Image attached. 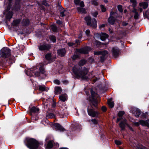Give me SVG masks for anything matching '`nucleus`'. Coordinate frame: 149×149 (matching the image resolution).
Returning a JSON list of instances; mask_svg holds the SVG:
<instances>
[{
	"instance_id": "f257e3e1",
	"label": "nucleus",
	"mask_w": 149,
	"mask_h": 149,
	"mask_svg": "<svg viewBox=\"0 0 149 149\" xmlns=\"http://www.w3.org/2000/svg\"><path fill=\"white\" fill-rule=\"evenodd\" d=\"M86 63L85 60H81L79 62L78 65H75L72 68V72L74 77L77 78L86 79L88 78L87 76L88 70L85 68L83 69L81 67Z\"/></svg>"
},
{
	"instance_id": "f03ea898",
	"label": "nucleus",
	"mask_w": 149,
	"mask_h": 149,
	"mask_svg": "<svg viewBox=\"0 0 149 149\" xmlns=\"http://www.w3.org/2000/svg\"><path fill=\"white\" fill-rule=\"evenodd\" d=\"M40 72L43 74H45V71L43 66H40L39 69L37 67H35L31 68L30 70V76L38 77L40 76Z\"/></svg>"
},
{
	"instance_id": "7ed1b4c3",
	"label": "nucleus",
	"mask_w": 149,
	"mask_h": 149,
	"mask_svg": "<svg viewBox=\"0 0 149 149\" xmlns=\"http://www.w3.org/2000/svg\"><path fill=\"white\" fill-rule=\"evenodd\" d=\"M26 145L30 149H36L38 146L39 143L35 139H30L27 140Z\"/></svg>"
},
{
	"instance_id": "20e7f679",
	"label": "nucleus",
	"mask_w": 149,
	"mask_h": 149,
	"mask_svg": "<svg viewBox=\"0 0 149 149\" xmlns=\"http://www.w3.org/2000/svg\"><path fill=\"white\" fill-rule=\"evenodd\" d=\"M10 8L8 6L6 9L3 12V15L6 18V23L7 24V21H10L13 15V13L12 11L10 10Z\"/></svg>"
},
{
	"instance_id": "39448f33",
	"label": "nucleus",
	"mask_w": 149,
	"mask_h": 149,
	"mask_svg": "<svg viewBox=\"0 0 149 149\" xmlns=\"http://www.w3.org/2000/svg\"><path fill=\"white\" fill-rule=\"evenodd\" d=\"M91 97H89L88 100L91 102L93 105L96 107L97 105V99L98 97L97 94L93 91L92 90H91Z\"/></svg>"
},
{
	"instance_id": "423d86ee",
	"label": "nucleus",
	"mask_w": 149,
	"mask_h": 149,
	"mask_svg": "<svg viewBox=\"0 0 149 149\" xmlns=\"http://www.w3.org/2000/svg\"><path fill=\"white\" fill-rule=\"evenodd\" d=\"M11 54L10 50L7 47H4L1 50L0 55L3 58H8Z\"/></svg>"
},
{
	"instance_id": "0eeeda50",
	"label": "nucleus",
	"mask_w": 149,
	"mask_h": 149,
	"mask_svg": "<svg viewBox=\"0 0 149 149\" xmlns=\"http://www.w3.org/2000/svg\"><path fill=\"white\" fill-rule=\"evenodd\" d=\"M85 19L88 25L94 28H96L97 27V21L95 19H91L90 16H88L85 18Z\"/></svg>"
},
{
	"instance_id": "6e6552de",
	"label": "nucleus",
	"mask_w": 149,
	"mask_h": 149,
	"mask_svg": "<svg viewBox=\"0 0 149 149\" xmlns=\"http://www.w3.org/2000/svg\"><path fill=\"white\" fill-rule=\"evenodd\" d=\"M51 46L49 44L42 43L38 46V48L41 51H47L51 48Z\"/></svg>"
},
{
	"instance_id": "1a4fd4ad",
	"label": "nucleus",
	"mask_w": 149,
	"mask_h": 149,
	"mask_svg": "<svg viewBox=\"0 0 149 149\" xmlns=\"http://www.w3.org/2000/svg\"><path fill=\"white\" fill-rule=\"evenodd\" d=\"M92 107L90 106L88 107L87 109V111L88 114L90 116L94 117H97L99 114V112L97 111H94L92 108Z\"/></svg>"
},
{
	"instance_id": "9d476101",
	"label": "nucleus",
	"mask_w": 149,
	"mask_h": 149,
	"mask_svg": "<svg viewBox=\"0 0 149 149\" xmlns=\"http://www.w3.org/2000/svg\"><path fill=\"white\" fill-rule=\"evenodd\" d=\"M92 107L90 106L88 107L87 109V111L88 114L90 116L94 117H97L99 114V112L97 111H94L92 108Z\"/></svg>"
},
{
	"instance_id": "9b49d317",
	"label": "nucleus",
	"mask_w": 149,
	"mask_h": 149,
	"mask_svg": "<svg viewBox=\"0 0 149 149\" xmlns=\"http://www.w3.org/2000/svg\"><path fill=\"white\" fill-rule=\"evenodd\" d=\"M139 124L143 126H145L149 128V120H140L139 121V122H136L134 123L135 125L138 126Z\"/></svg>"
},
{
	"instance_id": "f8f14e48",
	"label": "nucleus",
	"mask_w": 149,
	"mask_h": 149,
	"mask_svg": "<svg viewBox=\"0 0 149 149\" xmlns=\"http://www.w3.org/2000/svg\"><path fill=\"white\" fill-rule=\"evenodd\" d=\"M91 50V48L89 47H87L84 48L77 49V51L79 53L84 54H87L88 51Z\"/></svg>"
},
{
	"instance_id": "ddd939ff",
	"label": "nucleus",
	"mask_w": 149,
	"mask_h": 149,
	"mask_svg": "<svg viewBox=\"0 0 149 149\" xmlns=\"http://www.w3.org/2000/svg\"><path fill=\"white\" fill-rule=\"evenodd\" d=\"M112 54L113 57L115 58L118 56L120 54V50L118 47H114L113 48Z\"/></svg>"
},
{
	"instance_id": "4468645a",
	"label": "nucleus",
	"mask_w": 149,
	"mask_h": 149,
	"mask_svg": "<svg viewBox=\"0 0 149 149\" xmlns=\"http://www.w3.org/2000/svg\"><path fill=\"white\" fill-rule=\"evenodd\" d=\"M126 125L128 126V125L127 123V120L125 119L121 121L119 125V126L121 128L122 130H124L125 129V126Z\"/></svg>"
},
{
	"instance_id": "2eb2a0df",
	"label": "nucleus",
	"mask_w": 149,
	"mask_h": 149,
	"mask_svg": "<svg viewBox=\"0 0 149 149\" xmlns=\"http://www.w3.org/2000/svg\"><path fill=\"white\" fill-rule=\"evenodd\" d=\"M132 113L135 116L137 117H138L141 114V112L139 109L134 108L133 109Z\"/></svg>"
},
{
	"instance_id": "dca6fc26",
	"label": "nucleus",
	"mask_w": 149,
	"mask_h": 149,
	"mask_svg": "<svg viewBox=\"0 0 149 149\" xmlns=\"http://www.w3.org/2000/svg\"><path fill=\"white\" fill-rule=\"evenodd\" d=\"M54 126L56 127V128L60 131H64L65 130V129L62 127L60 124L57 123H56L54 124Z\"/></svg>"
},
{
	"instance_id": "f3484780",
	"label": "nucleus",
	"mask_w": 149,
	"mask_h": 149,
	"mask_svg": "<svg viewBox=\"0 0 149 149\" xmlns=\"http://www.w3.org/2000/svg\"><path fill=\"white\" fill-rule=\"evenodd\" d=\"M57 53L59 56H62L65 54L66 51L64 49H63L58 50Z\"/></svg>"
},
{
	"instance_id": "a211bd4d",
	"label": "nucleus",
	"mask_w": 149,
	"mask_h": 149,
	"mask_svg": "<svg viewBox=\"0 0 149 149\" xmlns=\"http://www.w3.org/2000/svg\"><path fill=\"white\" fill-rule=\"evenodd\" d=\"M60 99L63 102H65L67 100V96L66 94L61 95L59 97Z\"/></svg>"
},
{
	"instance_id": "6ab92c4d",
	"label": "nucleus",
	"mask_w": 149,
	"mask_h": 149,
	"mask_svg": "<svg viewBox=\"0 0 149 149\" xmlns=\"http://www.w3.org/2000/svg\"><path fill=\"white\" fill-rule=\"evenodd\" d=\"M100 39L103 41L104 40L108 38V36L105 33H102L100 35Z\"/></svg>"
},
{
	"instance_id": "aec40b11",
	"label": "nucleus",
	"mask_w": 149,
	"mask_h": 149,
	"mask_svg": "<svg viewBox=\"0 0 149 149\" xmlns=\"http://www.w3.org/2000/svg\"><path fill=\"white\" fill-rule=\"evenodd\" d=\"M115 21V18L113 17H110L108 19V22L111 24H114Z\"/></svg>"
},
{
	"instance_id": "412c9836",
	"label": "nucleus",
	"mask_w": 149,
	"mask_h": 149,
	"mask_svg": "<svg viewBox=\"0 0 149 149\" xmlns=\"http://www.w3.org/2000/svg\"><path fill=\"white\" fill-rule=\"evenodd\" d=\"M139 6L142 7L143 8H146L148 7V4L147 2H142L139 3Z\"/></svg>"
},
{
	"instance_id": "4be33fe9",
	"label": "nucleus",
	"mask_w": 149,
	"mask_h": 149,
	"mask_svg": "<svg viewBox=\"0 0 149 149\" xmlns=\"http://www.w3.org/2000/svg\"><path fill=\"white\" fill-rule=\"evenodd\" d=\"M108 103L109 107L111 108L113 107L114 106V103L112 101V100L111 99L108 100Z\"/></svg>"
},
{
	"instance_id": "5701e85b",
	"label": "nucleus",
	"mask_w": 149,
	"mask_h": 149,
	"mask_svg": "<svg viewBox=\"0 0 149 149\" xmlns=\"http://www.w3.org/2000/svg\"><path fill=\"white\" fill-rule=\"evenodd\" d=\"M22 24L24 26L28 25L29 23V20L28 19H24L22 22Z\"/></svg>"
},
{
	"instance_id": "b1692460",
	"label": "nucleus",
	"mask_w": 149,
	"mask_h": 149,
	"mask_svg": "<svg viewBox=\"0 0 149 149\" xmlns=\"http://www.w3.org/2000/svg\"><path fill=\"white\" fill-rule=\"evenodd\" d=\"M77 10L79 13H85L86 11L84 8H81L80 7L77 8Z\"/></svg>"
},
{
	"instance_id": "393cba45",
	"label": "nucleus",
	"mask_w": 149,
	"mask_h": 149,
	"mask_svg": "<svg viewBox=\"0 0 149 149\" xmlns=\"http://www.w3.org/2000/svg\"><path fill=\"white\" fill-rule=\"evenodd\" d=\"M53 146V143L51 141H49L47 144V148L49 149L52 148Z\"/></svg>"
},
{
	"instance_id": "a878e982",
	"label": "nucleus",
	"mask_w": 149,
	"mask_h": 149,
	"mask_svg": "<svg viewBox=\"0 0 149 149\" xmlns=\"http://www.w3.org/2000/svg\"><path fill=\"white\" fill-rule=\"evenodd\" d=\"M39 109L34 107H33L31 109V111L32 112L37 113L38 112Z\"/></svg>"
},
{
	"instance_id": "bb28decb",
	"label": "nucleus",
	"mask_w": 149,
	"mask_h": 149,
	"mask_svg": "<svg viewBox=\"0 0 149 149\" xmlns=\"http://www.w3.org/2000/svg\"><path fill=\"white\" fill-rule=\"evenodd\" d=\"M21 22L20 19H18L14 20L13 22V24L14 26H16L19 24Z\"/></svg>"
},
{
	"instance_id": "cd10ccee",
	"label": "nucleus",
	"mask_w": 149,
	"mask_h": 149,
	"mask_svg": "<svg viewBox=\"0 0 149 149\" xmlns=\"http://www.w3.org/2000/svg\"><path fill=\"white\" fill-rule=\"evenodd\" d=\"M61 90V88L58 86H57L55 88V91L57 93H60Z\"/></svg>"
},
{
	"instance_id": "c85d7f7f",
	"label": "nucleus",
	"mask_w": 149,
	"mask_h": 149,
	"mask_svg": "<svg viewBox=\"0 0 149 149\" xmlns=\"http://www.w3.org/2000/svg\"><path fill=\"white\" fill-rule=\"evenodd\" d=\"M50 40L52 41L53 42H56V38L54 36H51L50 37Z\"/></svg>"
},
{
	"instance_id": "c756f323",
	"label": "nucleus",
	"mask_w": 149,
	"mask_h": 149,
	"mask_svg": "<svg viewBox=\"0 0 149 149\" xmlns=\"http://www.w3.org/2000/svg\"><path fill=\"white\" fill-rule=\"evenodd\" d=\"M51 28L52 31L54 32L56 31L57 30V28L56 26L54 25H52L51 26Z\"/></svg>"
},
{
	"instance_id": "7c9ffc66",
	"label": "nucleus",
	"mask_w": 149,
	"mask_h": 149,
	"mask_svg": "<svg viewBox=\"0 0 149 149\" xmlns=\"http://www.w3.org/2000/svg\"><path fill=\"white\" fill-rule=\"evenodd\" d=\"M125 112L124 111H120L118 113V116L120 117H122L125 114Z\"/></svg>"
},
{
	"instance_id": "2f4dec72",
	"label": "nucleus",
	"mask_w": 149,
	"mask_h": 149,
	"mask_svg": "<svg viewBox=\"0 0 149 149\" xmlns=\"http://www.w3.org/2000/svg\"><path fill=\"white\" fill-rule=\"evenodd\" d=\"M46 59L47 60H49L51 58V55L50 54H48L45 56Z\"/></svg>"
},
{
	"instance_id": "473e14b6",
	"label": "nucleus",
	"mask_w": 149,
	"mask_h": 149,
	"mask_svg": "<svg viewBox=\"0 0 149 149\" xmlns=\"http://www.w3.org/2000/svg\"><path fill=\"white\" fill-rule=\"evenodd\" d=\"M136 148L137 149H148L145 147L142 146L141 145H139V147L136 146Z\"/></svg>"
},
{
	"instance_id": "72a5a7b5",
	"label": "nucleus",
	"mask_w": 149,
	"mask_h": 149,
	"mask_svg": "<svg viewBox=\"0 0 149 149\" xmlns=\"http://www.w3.org/2000/svg\"><path fill=\"white\" fill-rule=\"evenodd\" d=\"M130 1L133 3L132 6L134 7L136 6V2L135 0H130Z\"/></svg>"
},
{
	"instance_id": "f704fd0d",
	"label": "nucleus",
	"mask_w": 149,
	"mask_h": 149,
	"mask_svg": "<svg viewBox=\"0 0 149 149\" xmlns=\"http://www.w3.org/2000/svg\"><path fill=\"white\" fill-rule=\"evenodd\" d=\"M135 14L134 15V18L135 19H138L139 14L138 12L136 11V10H135Z\"/></svg>"
},
{
	"instance_id": "c9c22d12",
	"label": "nucleus",
	"mask_w": 149,
	"mask_h": 149,
	"mask_svg": "<svg viewBox=\"0 0 149 149\" xmlns=\"http://www.w3.org/2000/svg\"><path fill=\"white\" fill-rule=\"evenodd\" d=\"M67 13V12L65 10H63V11L61 12L60 13L61 16L62 17H63L65 15L66 13Z\"/></svg>"
},
{
	"instance_id": "e433bc0d",
	"label": "nucleus",
	"mask_w": 149,
	"mask_h": 149,
	"mask_svg": "<svg viewBox=\"0 0 149 149\" xmlns=\"http://www.w3.org/2000/svg\"><path fill=\"white\" fill-rule=\"evenodd\" d=\"M118 10L120 12H123V9H122V6L121 5H119L118 6Z\"/></svg>"
},
{
	"instance_id": "4c0bfd02",
	"label": "nucleus",
	"mask_w": 149,
	"mask_h": 149,
	"mask_svg": "<svg viewBox=\"0 0 149 149\" xmlns=\"http://www.w3.org/2000/svg\"><path fill=\"white\" fill-rule=\"evenodd\" d=\"M102 12H104L106 10V8L103 5H101L100 6Z\"/></svg>"
},
{
	"instance_id": "58836bf2",
	"label": "nucleus",
	"mask_w": 149,
	"mask_h": 149,
	"mask_svg": "<svg viewBox=\"0 0 149 149\" xmlns=\"http://www.w3.org/2000/svg\"><path fill=\"white\" fill-rule=\"evenodd\" d=\"M39 89L40 91H44L45 90V86H40L39 87Z\"/></svg>"
},
{
	"instance_id": "ea45409f",
	"label": "nucleus",
	"mask_w": 149,
	"mask_h": 149,
	"mask_svg": "<svg viewBox=\"0 0 149 149\" xmlns=\"http://www.w3.org/2000/svg\"><path fill=\"white\" fill-rule=\"evenodd\" d=\"M102 52L101 51L94 52V54L95 55H99L101 54Z\"/></svg>"
},
{
	"instance_id": "a19ab883",
	"label": "nucleus",
	"mask_w": 149,
	"mask_h": 149,
	"mask_svg": "<svg viewBox=\"0 0 149 149\" xmlns=\"http://www.w3.org/2000/svg\"><path fill=\"white\" fill-rule=\"evenodd\" d=\"M91 121L94 124H97L98 123L97 120L95 119H92L91 120Z\"/></svg>"
},
{
	"instance_id": "79ce46f5",
	"label": "nucleus",
	"mask_w": 149,
	"mask_h": 149,
	"mask_svg": "<svg viewBox=\"0 0 149 149\" xmlns=\"http://www.w3.org/2000/svg\"><path fill=\"white\" fill-rule=\"evenodd\" d=\"M54 82L55 84L57 85H59L60 84V81L59 80L57 79L54 80Z\"/></svg>"
},
{
	"instance_id": "37998d69",
	"label": "nucleus",
	"mask_w": 149,
	"mask_h": 149,
	"mask_svg": "<svg viewBox=\"0 0 149 149\" xmlns=\"http://www.w3.org/2000/svg\"><path fill=\"white\" fill-rule=\"evenodd\" d=\"M115 142L116 144L117 145H120L121 144V142L119 141L115 140Z\"/></svg>"
},
{
	"instance_id": "c03bdc74",
	"label": "nucleus",
	"mask_w": 149,
	"mask_h": 149,
	"mask_svg": "<svg viewBox=\"0 0 149 149\" xmlns=\"http://www.w3.org/2000/svg\"><path fill=\"white\" fill-rule=\"evenodd\" d=\"M92 15L93 16L95 17H96L98 14V13L97 12H95L92 13Z\"/></svg>"
},
{
	"instance_id": "a18cd8bd",
	"label": "nucleus",
	"mask_w": 149,
	"mask_h": 149,
	"mask_svg": "<svg viewBox=\"0 0 149 149\" xmlns=\"http://www.w3.org/2000/svg\"><path fill=\"white\" fill-rule=\"evenodd\" d=\"M85 33L87 36H90V31L88 29L86 31Z\"/></svg>"
},
{
	"instance_id": "49530a36",
	"label": "nucleus",
	"mask_w": 149,
	"mask_h": 149,
	"mask_svg": "<svg viewBox=\"0 0 149 149\" xmlns=\"http://www.w3.org/2000/svg\"><path fill=\"white\" fill-rule=\"evenodd\" d=\"M42 4L46 6H49V5L47 3V1L46 0H44L43 1Z\"/></svg>"
},
{
	"instance_id": "de8ad7c7",
	"label": "nucleus",
	"mask_w": 149,
	"mask_h": 149,
	"mask_svg": "<svg viewBox=\"0 0 149 149\" xmlns=\"http://www.w3.org/2000/svg\"><path fill=\"white\" fill-rule=\"evenodd\" d=\"M102 52V53L101 54H102L103 55L105 56L108 54V52L104 50Z\"/></svg>"
},
{
	"instance_id": "09e8293b",
	"label": "nucleus",
	"mask_w": 149,
	"mask_h": 149,
	"mask_svg": "<svg viewBox=\"0 0 149 149\" xmlns=\"http://www.w3.org/2000/svg\"><path fill=\"white\" fill-rule=\"evenodd\" d=\"M80 0H74V2L77 5H78L79 3Z\"/></svg>"
},
{
	"instance_id": "8fccbe9b",
	"label": "nucleus",
	"mask_w": 149,
	"mask_h": 149,
	"mask_svg": "<svg viewBox=\"0 0 149 149\" xmlns=\"http://www.w3.org/2000/svg\"><path fill=\"white\" fill-rule=\"evenodd\" d=\"M78 57L79 56L78 55L74 54L72 56V59L74 60L77 58H78Z\"/></svg>"
},
{
	"instance_id": "3c124183",
	"label": "nucleus",
	"mask_w": 149,
	"mask_h": 149,
	"mask_svg": "<svg viewBox=\"0 0 149 149\" xmlns=\"http://www.w3.org/2000/svg\"><path fill=\"white\" fill-rule=\"evenodd\" d=\"M80 6L81 7H84V2L83 1L80 2L79 3Z\"/></svg>"
},
{
	"instance_id": "603ef678",
	"label": "nucleus",
	"mask_w": 149,
	"mask_h": 149,
	"mask_svg": "<svg viewBox=\"0 0 149 149\" xmlns=\"http://www.w3.org/2000/svg\"><path fill=\"white\" fill-rule=\"evenodd\" d=\"M102 110L103 111H105L107 110V109L106 107L102 106Z\"/></svg>"
},
{
	"instance_id": "864d4df0",
	"label": "nucleus",
	"mask_w": 149,
	"mask_h": 149,
	"mask_svg": "<svg viewBox=\"0 0 149 149\" xmlns=\"http://www.w3.org/2000/svg\"><path fill=\"white\" fill-rule=\"evenodd\" d=\"M128 23L125 22H122V25L123 26H126L127 25Z\"/></svg>"
},
{
	"instance_id": "5fc2aeb1",
	"label": "nucleus",
	"mask_w": 149,
	"mask_h": 149,
	"mask_svg": "<svg viewBox=\"0 0 149 149\" xmlns=\"http://www.w3.org/2000/svg\"><path fill=\"white\" fill-rule=\"evenodd\" d=\"M92 4L94 5H97V3L96 1H93L92 2Z\"/></svg>"
},
{
	"instance_id": "6e6d98bb",
	"label": "nucleus",
	"mask_w": 149,
	"mask_h": 149,
	"mask_svg": "<svg viewBox=\"0 0 149 149\" xmlns=\"http://www.w3.org/2000/svg\"><path fill=\"white\" fill-rule=\"evenodd\" d=\"M82 36V33H81L79 35L78 38H81Z\"/></svg>"
},
{
	"instance_id": "4d7b16f0",
	"label": "nucleus",
	"mask_w": 149,
	"mask_h": 149,
	"mask_svg": "<svg viewBox=\"0 0 149 149\" xmlns=\"http://www.w3.org/2000/svg\"><path fill=\"white\" fill-rule=\"evenodd\" d=\"M68 44V45L70 46H72L74 45V44L72 42H69Z\"/></svg>"
},
{
	"instance_id": "13d9d810",
	"label": "nucleus",
	"mask_w": 149,
	"mask_h": 149,
	"mask_svg": "<svg viewBox=\"0 0 149 149\" xmlns=\"http://www.w3.org/2000/svg\"><path fill=\"white\" fill-rule=\"evenodd\" d=\"M63 83L64 84H67L68 83V82L67 81L65 80L63 81Z\"/></svg>"
},
{
	"instance_id": "bf43d9fd",
	"label": "nucleus",
	"mask_w": 149,
	"mask_h": 149,
	"mask_svg": "<svg viewBox=\"0 0 149 149\" xmlns=\"http://www.w3.org/2000/svg\"><path fill=\"white\" fill-rule=\"evenodd\" d=\"M114 13H115L113 12H111L110 13V17H112V16Z\"/></svg>"
},
{
	"instance_id": "052dcab7",
	"label": "nucleus",
	"mask_w": 149,
	"mask_h": 149,
	"mask_svg": "<svg viewBox=\"0 0 149 149\" xmlns=\"http://www.w3.org/2000/svg\"><path fill=\"white\" fill-rule=\"evenodd\" d=\"M56 23H57V24H61L62 22L61 21L59 20H58L56 21Z\"/></svg>"
},
{
	"instance_id": "680f3d73",
	"label": "nucleus",
	"mask_w": 149,
	"mask_h": 149,
	"mask_svg": "<svg viewBox=\"0 0 149 149\" xmlns=\"http://www.w3.org/2000/svg\"><path fill=\"white\" fill-rule=\"evenodd\" d=\"M49 116H51L50 118H52L54 116V115H53L52 113H50L49 114Z\"/></svg>"
},
{
	"instance_id": "e2e57ef3",
	"label": "nucleus",
	"mask_w": 149,
	"mask_h": 149,
	"mask_svg": "<svg viewBox=\"0 0 149 149\" xmlns=\"http://www.w3.org/2000/svg\"><path fill=\"white\" fill-rule=\"evenodd\" d=\"M80 41L79 40H76V42L77 43V44H78L80 42Z\"/></svg>"
},
{
	"instance_id": "0e129e2a",
	"label": "nucleus",
	"mask_w": 149,
	"mask_h": 149,
	"mask_svg": "<svg viewBox=\"0 0 149 149\" xmlns=\"http://www.w3.org/2000/svg\"><path fill=\"white\" fill-rule=\"evenodd\" d=\"M105 24H102L100 26V27L101 28L102 27H104L105 26Z\"/></svg>"
},
{
	"instance_id": "69168bd1",
	"label": "nucleus",
	"mask_w": 149,
	"mask_h": 149,
	"mask_svg": "<svg viewBox=\"0 0 149 149\" xmlns=\"http://www.w3.org/2000/svg\"><path fill=\"white\" fill-rule=\"evenodd\" d=\"M121 118H118L117 119L116 122L118 123V122H119V121H120L121 120Z\"/></svg>"
},
{
	"instance_id": "338daca9",
	"label": "nucleus",
	"mask_w": 149,
	"mask_h": 149,
	"mask_svg": "<svg viewBox=\"0 0 149 149\" xmlns=\"http://www.w3.org/2000/svg\"><path fill=\"white\" fill-rule=\"evenodd\" d=\"M109 31L110 32V33H113V31L112 30H111V29H109Z\"/></svg>"
},
{
	"instance_id": "774afa93",
	"label": "nucleus",
	"mask_w": 149,
	"mask_h": 149,
	"mask_svg": "<svg viewBox=\"0 0 149 149\" xmlns=\"http://www.w3.org/2000/svg\"><path fill=\"white\" fill-rule=\"evenodd\" d=\"M139 11L141 12L142 11V8H139Z\"/></svg>"
}]
</instances>
